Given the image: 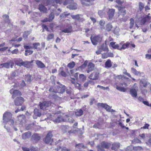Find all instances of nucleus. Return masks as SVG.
I'll return each instance as SVG.
<instances>
[{
    "label": "nucleus",
    "instance_id": "1",
    "mask_svg": "<svg viewBox=\"0 0 151 151\" xmlns=\"http://www.w3.org/2000/svg\"><path fill=\"white\" fill-rule=\"evenodd\" d=\"M116 2L118 4L115 6V7L118 8V12L119 16L120 15H122L123 17L122 18V20L125 22L127 20L128 17L127 16L124 17L126 14V10L125 9V8L124 7L122 6V4L124 3L123 1H121L120 0H116Z\"/></svg>",
    "mask_w": 151,
    "mask_h": 151
},
{
    "label": "nucleus",
    "instance_id": "2",
    "mask_svg": "<svg viewBox=\"0 0 151 151\" xmlns=\"http://www.w3.org/2000/svg\"><path fill=\"white\" fill-rule=\"evenodd\" d=\"M3 123L6 124L7 123L12 127L14 124V118L12 117V114L8 112H6L3 115Z\"/></svg>",
    "mask_w": 151,
    "mask_h": 151
},
{
    "label": "nucleus",
    "instance_id": "3",
    "mask_svg": "<svg viewBox=\"0 0 151 151\" xmlns=\"http://www.w3.org/2000/svg\"><path fill=\"white\" fill-rule=\"evenodd\" d=\"M73 1V0H47V5H51V7L52 8L53 7L55 6L57 8L56 5L54 4V2H55L56 4H61L63 3L64 5H66L72 3Z\"/></svg>",
    "mask_w": 151,
    "mask_h": 151
},
{
    "label": "nucleus",
    "instance_id": "4",
    "mask_svg": "<svg viewBox=\"0 0 151 151\" xmlns=\"http://www.w3.org/2000/svg\"><path fill=\"white\" fill-rule=\"evenodd\" d=\"M57 114L58 115V117L54 120V121L55 122L59 123L62 122H65L67 121V120L69 122H72V123L74 122V120L71 117L68 118L67 119H64L60 114H59L57 113H56L55 114V115H57Z\"/></svg>",
    "mask_w": 151,
    "mask_h": 151
},
{
    "label": "nucleus",
    "instance_id": "5",
    "mask_svg": "<svg viewBox=\"0 0 151 151\" xmlns=\"http://www.w3.org/2000/svg\"><path fill=\"white\" fill-rule=\"evenodd\" d=\"M52 132L49 131L47 133L46 136L43 139L44 142L46 144H48L51 143L53 141V139H52Z\"/></svg>",
    "mask_w": 151,
    "mask_h": 151
},
{
    "label": "nucleus",
    "instance_id": "6",
    "mask_svg": "<svg viewBox=\"0 0 151 151\" xmlns=\"http://www.w3.org/2000/svg\"><path fill=\"white\" fill-rule=\"evenodd\" d=\"M120 83L119 85H116V88L118 90L121 92H125L126 91V89L124 87L122 86L127 87V84L125 82H123Z\"/></svg>",
    "mask_w": 151,
    "mask_h": 151
},
{
    "label": "nucleus",
    "instance_id": "7",
    "mask_svg": "<svg viewBox=\"0 0 151 151\" xmlns=\"http://www.w3.org/2000/svg\"><path fill=\"white\" fill-rule=\"evenodd\" d=\"M92 43L94 45H96L98 43L100 42L102 40L101 37L99 35L96 36L93 38L91 36L90 37Z\"/></svg>",
    "mask_w": 151,
    "mask_h": 151
},
{
    "label": "nucleus",
    "instance_id": "8",
    "mask_svg": "<svg viewBox=\"0 0 151 151\" xmlns=\"http://www.w3.org/2000/svg\"><path fill=\"white\" fill-rule=\"evenodd\" d=\"M97 106L99 107H102L104 108L107 111L109 112H114L115 111V110L113 109H111V107L106 104L99 103L97 104Z\"/></svg>",
    "mask_w": 151,
    "mask_h": 151
},
{
    "label": "nucleus",
    "instance_id": "9",
    "mask_svg": "<svg viewBox=\"0 0 151 151\" xmlns=\"http://www.w3.org/2000/svg\"><path fill=\"white\" fill-rule=\"evenodd\" d=\"M24 101V99L21 96L17 97L14 101V104L15 105L20 106L23 103Z\"/></svg>",
    "mask_w": 151,
    "mask_h": 151
},
{
    "label": "nucleus",
    "instance_id": "10",
    "mask_svg": "<svg viewBox=\"0 0 151 151\" xmlns=\"http://www.w3.org/2000/svg\"><path fill=\"white\" fill-rule=\"evenodd\" d=\"M50 105V103L48 102L44 101L42 103H40V107L41 109L43 110L47 109Z\"/></svg>",
    "mask_w": 151,
    "mask_h": 151
},
{
    "label": "nucleus",
    "instance_id": "11",
    "mask_svg": "<svg viewBox=\"0 0 151 151\" xmlns=\"http://www.w3.org/2000/svg\"><path fill=\"white\" fill-rule=\"evenodd\" d=\"M10 92L11 94H12V96L14 99L17 96L21 95V93L20 91L18 90H14L13 88L10 90Z\"/></svg>",
    "mask_w": 151,
    "mask_h": 151
},
{
    "label": "nucleus",
    "instance_id": "12",
    "mask_svg": "<svg viewBox=\"0 0 151 151\" xmlns=\"http://www.w3.org/2000/svg\"><path fill=\"white\" fill-rule=\"evenodd\" d=\"M99 73L98 72H94L90 75L88 78L92 80H96L99 78Z\"/></svg>",
    "mask_w": 151,
    "mask_h": 151
},
{
    "label": "nucleus",
    "instance_id": "13",
    "mask_svg": "<svg viewBox=\"0 0 151 151\" xmlns=\"http://www.w3.org/2000/svg\"><path fill=\"white\" fill-rule=\"evenodd\" d=\"M66 88L64 85L60 84V86H58L57 89V93H63L65 90Z\"/></svg>",
    "mask_w": 151,
    "mask_h": 151
},
{
    "label": "nucleus",
    "instance_id": "14",
    "mask_svg": "<svg viewBox=\"0 0 151 151\" xmlns=\"http://www.w3.org/2000/svg\"><path fill=\"white\" fill-rule=\"evenodd\" d=\"M72 26L70 25L69 26L68 28H65L63 29H62L61 32H60V33H61L62 32L68 33H70L72 32Z\"/></svg>",
    "mask_w": 151,
    "mask_h": 151
},
{
    "label": "nucleus",
    "instance_id": "15",
    "mask_svg": "<svg viewBox=\"0 0 151 151\" xmlns=\"http://www.w3.org/2000/svg\"><path fill=\"white\" fill-rule=\"evenodd\" d=\"M34 114L33 116L34 119H36L37 117H40L41 115V112L37 109H35L34 111Z\"/></svg>",
    "mask_w": 151,
    "mask_h": 151
},
{
    "label": "nucleus",
    "instance_id": "16",
    "mask_svg": "<svg viewBox=\"0 0 151 151\" xmlns=\"http://www.w3.org/2000/svg\"><path fill=\"white\" fill-rule=\"evenodd\" d=\"M40 139V137L39 134L37 133L34 134L32 137V139L35 142H37Z\"/></svg>",
    "mask_w": 151,
    "mask_h": 151
},
{
    "label": "nucleus",
    "instance_id": "17",
    "mask_svg": "<svg viewBox=\"0 0 151 151\" xmlns=\"http://www.w3.org/2000/svg\"><path fill=\"white\" fill-rule=\"evenodd\" d=\"M31 134V132L29 131L25 132L22 134V138L24 139H26L29 138Z\"/></svg>",
    "mask_w": 151,
    "mask_h": 151
},
{
    "label": "nucleus",
    "instance_id": "18",
    "mask_svg": "<svg viewBox=\"0 0 151 151\" xmlns=\"http://www.w3.org/2000/svg\"><path fill=\"white\" fill-rule=\"evenodd\" d=\"M101 147L102 148H104L106 149H108L111 147V144L110 143L104 141L101 143Z\"/></svg>",
    "mask_w": 151,
    "mask_h": 151
},
{
    "label": "nucleus",
    "instance_id": "19",
    "mask_svg": "<svg viewBox=\"0 0 151 151\" xmlns=\"http://www.w3.org/2000/svg\"><path fill=\"white\" fill-rule=\"evenodd\" d=\"M115 11V10L114 9H109L107 14L109 19H111L113 17Z\"/></svg>",
    "mask_w": 151,
    "mask_h": 151
},
{
    "label": "nucleus",
    "instance_id": "20",
    "mask_svg": "<svg viewBox=\"0 0 151 151\" xmlns=\"http://www.w3.org/2000/svg\"><path fill=\"white\" fill-rule=\"evenodd\" d=\"M35 63L39 68H42L45 67L44 64L40 60H36L35 61Z\"/></svg>",
    "mask_w": 151,
    "mask_h": 151
},
{
    "label": "nucleus",
    "instance_id": "21",
    "mask_svg": "<svg viewBox=\"0 0 151 151\" xmlns=\"http://www.w3.org/2000/svg\"><path fill=\"white\" fill-rule=\"evenodd\" d=\"M131 72L134 75L137 76H141L143 74V73H141L139 71H137L136 69L133 68H131Z\"/></svg>",
    "mask_w": 151,
    "mask_h": 151
},
{
    "label": "nucleus",
    "instance_id": "22",
    "mask_svg": "<svg viewBox=\"0 0 151 151\" xmlns=\"http://www.w3.org/2000/svg\"><path fill=\"white\" fill-rule=\"evenodd\" d=\"M32 61L29 62L27 61H25L23 62V63L22 64V66H23L24 67L27 68H29L31 67L32 65Z\"/></svg>",
    "mask_w": 151,
    "mask_h": 151
},
{
    "label": "nucleus",
    "instance_id": "23",
    "mask_svg": "<svg viewBox=\"0 0 151 151\" xmlns=\"http://www.w3.org/2000/svg\"><path fill=\"white\" fill-rule=\"evenodd\" d=\"M4 68H8L10 67L11 68H12L14 65V63L12 62H9L7 63H4Z\"/></svg>",
    "mask_w": 151,
    "mask_h": 151
},
{
    "label": "nucleus",
    "instance_id": "24",
    "mask_svg": "<svg viewBox=\"0 0 151 151\" xmlns=\"http://www.w3.org/2000/svg\"><path fill=\"white\" fill-rule=\"evenodd\" d=\"M120 144L118 142H115L112 144L111 149L115 150L118 149L120 146Z\"/></svg>",
    "mask_w": 151,
    "mask_h": 151
},
{
    "label": "nucleus",
    "instance_id": "25",
    "mask_svg": "<svg viewBox=\"0 0 151 151\" xmlns=\"http://www.w3.org/2000/svg\"><path fill=\"white\" fill-rule=\"evenodd\" d=\"M22 60L21 58H17L15 60V63L16 65L19 66H22V63H23Z\"/></svg>",
    "mask_w": 151,
    "mask_h": 151
},
{
    "label": "nucleus",
    "instance_id": "26",
    "mask_svg": "<svg viewBox=\"0 0 151 151\" xmlns=\"http://www.w3.org/2000/svg\"><path fill=\"white\" fill-rule=\"evenodd\" d=\"M130 93L132 96L134 97H136L137 96V91L134 88H132L130 90Z\"/></svg>",
    "mask_w": 151,
    "mask_h": 151
},
{
    "label": "nucleus",
    "instance_id": "27",
    "mask_svg": "<svg viewBox=\"0 0 151 151\" xmlns=\"http://www.w3.org/2000/svg\"><path fill=\"white\" fill-rule=\"evenodd\" d=\"M39 9L40 12L43 13H46L47 11V8L42 4L39 5Z\"/></svg>",
    "mask_w": 151,
    "mask_h": 151
},
{
    "label": "nucleus",
    "instance_id": "28",
    "mask_svg": "<svg viewBox=\"0 0 151 151\" xmlns=\"http://www.w3.org/2000/svg\"><path fill=\"white\" fill-rule=\"evenodd\" d=\"M61 149V151H70V148H67L65 147H58L57 148L55 149L56 150L58 151Z\"/></svg>",
    "mask_w": 151,
    "mask_h": 151
},
{
    "label": "nucleus",
    "instance_id": "29",
    "mask_svg": "<svg viewBox=\"0 0 151 151\" xmlns=\"http://www.w3.org/2000/svg\"><path fill=\"white\" fill-rule=\"evenodd\" d=\"M116 43L114 42H111L110 43L111 46L114 49H117L119 50L120 49V47L118 44H115Z\"/></svg>",
    "mask_w": 151,
    "mask_h": 151
},
{
    "label": "nucleus",
    "instance_id": "30",
    "mask_svg": "<svg viewBox=\"0 0 151 151\" xmlns=\"http://www.w3.org/2000/svg\"><path fill=\"white\" fill-rule=\"evenodd\" d=\"M94 67V64L92 63H89L88 66V69L87 70V72L88 73H89L93 69Z\"/></svg>",
    "mask_w": 151,
    "mask_h": 151
},
{
    "label": "nucleus",
    "instance_id": "31",
    "mask_svg": "<svg viewBox=\"0 0 151 151\" xmlns=\"http://www.w3.org/2000/svg\"><path fill=\"white\" fill-rule=\"evenodd\" d=\"M106 12V11L105 10V8L101 10H99L98 12V14L101 17H102L105 15Z\"/></svg>",
    "mask_w": 151,
    "mask_h": 151
},
{
    "label": "nucleus",
    "instance_id": "32",
    "mask_svg": "<svg viewBox=\"0 0 151 151\" xmlns=\"http://www.w3.org/2000/svg\"><path fill=\"white\" fill-rule=\"evenodd\" d=\"M130 43L128 42H127L125 43H124L122 45V43H120V45H122V47H120V50H121L122 49H124L127 47L128 46L130 45Z\"/></svg>",
    "mask_w": 151,
    "mask_h": 151
},
{
    "label": "nucleus",
    "instance_id": "33",
    "mask_svg": "<svg viewBox=\"0 0 151 151\" xmlns=\"http://www.w3.org/2000/svg\"><path fill=\"white\" fill-rule=\"evenodd\" d=\"M77 5L76 3H73L72 4H70L67 7L70 9L74 10L77 8Z\"/></svg>",
    "mask_w": 151,
    "mask_h": 151
},
{
    "label": "nucleus",
    "instance_id": "34",
    "mask_svg": "<svg viewBox=\"0 0 151 151\" xmlns=\"http://www.w3.org/2000/svg\"><path fill=\"white\" fill-rule=\"evenodd\" d=\"M105 67L106 68H110L111 67L112 65L111 60L108 59L105 62Z\"/></svg>",
    "mask_w": 151,
    "mask_h": 151
},
{
    "label": "nucleus",
    "instance_id": "35",
    "mask_svg": "<svg viewBox=\"0 0 151 151\" xmlns=\"http://www.w3.org/2000/svg\"><path fill=\"white\" fill-rule=\"evenodd\" d=\"M86 77L83 74H81L79 75V78L78 81H84L86 80Z\"/></svg>",
    "mask_w": 151,
    "mask_h": 151
},
{
    "label": "nucleus",
    "instance_id": "36",
    "mask_svg": "<svg viewBox=\"0 0 151 151\" xmlns=\"http://www.w3.org/2000/svg\"><path fill=\"white\" fill-rule=\"evenodd\" d=\"M33 79L32 77L29 75H27L25 76V79L27 82H30Z\"/></svg>",
    "mask_w": 151,
    "mask_h": 151
},
{
    "label": "nucleus",
    "instance_id": "37",
    "mask_svg": "<svg viewBox=\"0 0 151 151\" xmlns=\"http://www.w3.org/2000/svg\"><path fill=\"white\" fill-rule=\"evenodd\" d=\"M33 45V49H36L37 50H40V49L37 48L38 46H39L40 45V44L39 42H35L34 43L32 44Z\"/></svg>",
    "mask_w": 151,
    "mask_h": 151
},
{
    "label": "nucleus",
    "instance_id": "38",
    "mask_svg": "<svg viewBox=\"0 0 151 151\" xmlns=\"http://www.w3.org/2000/svg\"><path fill=\"white\" fill-rule=\"evenodd\" d=\"M75 114L78 116H81L83 114V111L81 109H78L75 111Z\"/></svg>",
    "mask_w": 151,
    "mask_h": 151
},
{
    "label": "nucleus",
    "instance_id": "39",
    "mask_svg": "<svg viewBox=\"0 0 151 151\" xmlns=\"http://www.w3.org/2000/svg\"><path fill=\"white\" fill-rule=\"evenodd\" d=\"M18 117V121L20 123L25 121V116L24 115H22L19 116Z\"/></svg>",
    "mask_w": 151,
    "mask_h": 151
},
{
    "label": "nucleus",
    "instance_id": "40",
    "mask_svg": "<svg viewBox=\"0 0 151 151\" xmlns=\"http://www.w3.org/2000/svg\"><path fill=\"white\" fill-rule=\"evenodd\" d=\"M150 17L148 16H147L145 17L144 18L142 19L141 20V22L143 24H144L147 21L149 20Z\"/></svg>",
    "mask_w": 151,
    "mask_h": 151
},
{
    "label": "nucleus",
    "instance_id": "41",
    "mask_svg": "<svg viewBox=\"0 0 151 151\" xmlns=\"http://www.w3.org/2000/svg\"><path fill=\"white\" fill-rule=\"evenodd\" d=\"M147 134H140L139 136L142 138L143 140L146 141L147 137H148Z\"/></svg>",
    "mask_w": 151,
    "mask_h": 151
},
{
    "label": "nucleus",
    "instance_id": "42",
    "mask_svg": "<svg viewBox=\"0 0 151 151\" xmlns=\"http://www.w3.org/2000/svg\"><path fill=\"white\" fill-rule=\"evenodd\" d=\"M76 147L77 148L80 149H81L82 148H86V147L84 145H83V144L82 143H80L77 145H76Z\"/></svg>",
    "mask_w": 151,
    "mask_h": 151
},
{
    "label": "nucleus",
    "instance_id": "43",
    "mask_svg": "<svg viewBox=\"0 0 151 151\" xmlns=\"http://www.w3.org/2000/svg\"><path fill=\"white\" fill-rule=\"evenodd\" d=\"M129 28L131 29L133 27L134 24V20L133 18H131L130 20Z\"/></svg>",
    "mask_w": 151,
    "mask_h": 151
},
{
    "label": "nucleus",
    "instance_id": "44",
    "mask_svg": "<svg viewBox=\"0 0 151 151\" xmlns=\"http://www.w3.org/2000/svg\"><path fill=\"white\" fill-rule=\"evenodd\" d=\"M26 108V107L24 106H22V107L20 108H18L15 111V112L17 113L20 111H23Z\"/></svg>",
    "mask_w": 151,
    "mask_h": 151
},
{
    "label": "nucleus",
    "instance_id": "45",
    "mask_svg": "<svg viewBox=\"0 0 151 151\" xmlns=\"http://www.w3.org/2000/svg\"><path fill=\"white\" fill-rule=\"evenodd\" d=\"M26 108V107L24 106H22V107L20 108H18L15 111V112L17 113L20 111H23Z\"/></svg>",
    "mask_w": 151,
    "mask_h": 151
},
{
    "label": "nucleus",
    "instance_id": "46",
    "mask_svg": "<svg viewBox=\"0 0 151 151\" xmlns=\"http://www.w3.org/2000/svg\"><path fill=\"white\" fill-rule=\"evenodd\" d=\"M82 4L84 5L87 6L86 2H90L93 1L94 0H80Z\"/></svg>",
    "mask_w": 151,
    "mask_h": 151
},
{
    "label": "nucleus",
    "instance_id": "47",
    "mask_svg": "<svg viewBox=\"0 0 151 151\" xmlns=\"http://www.w3.org/2000/svg\"><path fill=\"white\" fill-rule=\"evenodd\" d=\"M75 65V63L74 62H72L69 63L67 66L70 69L73 68Z\"/></svg>",
    "mask_w": 151,
    "mask_h": 151
},
{
    "label": "nucleus",
    "instance_id": "48",
    "mask_svg": "<svg viewBox=\"0 0 151 151\" xmlns=\"http://www.w3.org/2000/svg\"><path fill=\"white\" fill-rule=\"evenodd\" d=\"M132 143L135 144L137 143H141L142 142L138 139H134L132 141Z\"/></svg>",
    "mask_w": 151,
    "mask_h": 151
},
{
    "label": "nucleus",
    "instance_id": "49",
    "mask_svg": "<svg viewBox=\"0 0 151 151\" xmlns=\"http://www.w3.org/2000/svg\"><path fill=\"white\" fill-rule=\"evenodd\" d=\"M3 17L5 22H9V16L8 15L5 14L3 15Z\"/></svg>",
    "mask_w": 151,
    "mask_h": 151
},
{
    "label": "nucleus",
    "instance_id": "50",
    "mask_svg": "<svg viewBox=\"0 0 151 151\" xmlns=\"http://www.w3.org/2000/svg\"><path fill=\"white\" fill-rule=\"evenodd\" d=\"M54 37V34L51 33L47 37V39L48 41L50 40L53 39Z\"/></svg>",
    "mask_w": 151,
    "mask_h": 151
},
{
    "label": "nucleus",
    "instance_id": "51",
    "mask_svg": "<svg viewBox=\"0 0 151 151\" xmlns=\"http://www.w3.org/2000/svg\"><path fill=\"white\" fill-rule=\"evenodd\" d=\"M30 32L29 31H25L24 32L23 37L24 38L26 39L28 37V35L29 34Z\"/></svg>",
    "mask_w": 151,
    "mask_h": 151
},
{
    "label": "nucleus",
    "instance_id": "52",
    "mask_svg": "<svg viewBox=\"0 0 151 151\" xmlns=\"http://www.w3.org/2000/svg\"><path fill=\"white\" fill-rule=\"evenodd\" d=\"M133 149L134 150L140 151L142 150L143 149L141 147L138 146L133 147Z\"/></svg>",
    "mask_w": 151,
    "mask_h": 151
},
{
    "label": "nucleus",
    "instance_id": "53",
    "mask_svg": "<svg viewBox=\"0 0 151 151\" xmlns=\"http://www.w3.org/2000/svg\"><path fill=\"white\" fill-rule=\"evenodd\" d=\"M54 18V14L52 13H51L49 15V17L48 18L50 20V22L52 21Z\"/></svg>",
    "mask_w": 151,
    "mask_h": 151
},
{
    "label": "nucleus",
    "instance_id": "54",
    "mask_svg": "<svg viewBox=\"0 0 151 151\" xmlns=\"http://www.w3.org/2000/svg\"><path fill=\"white\" fill-rule=\"evenodd\" d=\"M81 14H77L76 15H72L71 16L72 18L73 19H76L78 20L81 17Z\"/></svg>",
    "mask_w": 151,
    "mask_h": 151
},
{
    "label": "nucleus",
    "instance_id": "55",
    "mask_svg": "<svg viewBox=\"0 0 151 151\" xmlns=\"http://www.w3.org/2000/svg\"><path fill=\"white\" fill-rule=\"evenodd\" d=\"M133 147L132 145L127 147L126 149V151H133Z\"/></svg>",
    "mask_w": 151,
    "mask_h": 151
},
{
    "label": "nucleus",
    "instance_id": "56",
    "mask_svg": "<svg viewBox=\"0 0 151 151\" xmlns=\"http://www.w3.org/2000/svg\"><path fill=\"white\" fill-rule=\"evenodd\" d=\"M139 9L140 11H141L144 8V5L142 3L140 2L139 3Z\"/></svg>",
    "mask_w": 151,
    "mask_h": 151
},
{
    "label": "nucleus",
    "instance_id": "57",
    "mask_svg": "<svg viewBox=\"0 0 151 151\" xmlns=\"http://www.w3.org/2000/svg\"><path fill=\"white\" fill-rule=\"evenodd\" d=\"M147 145L150 146H151V136L150 137L149 139L146 142Z\"/></svg>",
    "mask_w": 151,
    "mask_h": 151
},
{
    "label": "nucleus",
    "instance_id": "58",
    "mask_svg": "<svg viewBox=\"0 0 151 151\" xmlns=\"http://www.w3.org/2000/svg\"><path fill=\"white\" fill-rule=\"evenodd\" d=\"M106 28L107 30L109 31L112 28V26L110 24H108L107 25Z\"/></svg>",
    "mask_w": 151,
    "mask_h": 151
},
{
    "label": "nucleus",
    "instance_id": "59",
    "mask_svg": "<svg viewBox=\"0 0 151 151\" xmlns=\"http://www.w3.org/2000/svg\"><path fill=\"white\" fill-rule=\"evenodd\" d=\"M96 147L98 151H105L104 149L103 148H102L99 145H97Z\"/></svg>",
    "mask_w": 151,
    "mask_h": 151
},
{
    "label": "nucleus",
    "instance_id": "60",
    "mask_svg": "<svg viewBox=\"0 0 151 151\" xmlns=\"http://www.w3.org/2000/svg\"><path fill=\"white\" fill-rule=\"evenodd\" d=\"M93 127L95 128H98L99 129L101 128V127L100 126V124L99 123H98L97 124H96L94 125Z\"/></svg>",
    "mask_w": 151,
    "mask_h": 151
},
{
    "label": "nucleus",
    "instance_id": "61",
    "mask_svg": "<svg viewBox=\"0 0 151 151\" xmlns=\"http://www.w3.org/2000/svg\"><path fill=\"white\" fill-rule=\"evenodd\" d=\"M115 78L116 79H118L119 80H123L124 78V76L122 75H118L116 76Z\"/></svg>",
    "mask_w": 151,
    "mask_h": 151
},
{
    "label": "nucleus",
    "instance_id": "62",
    "mask_svg": "<svg viewBox=\"0 0 151 151\" xmlns=\"http://www.w3.org/2000/svg\"><path fill=\"white\" fill-rule=\"evenodd\" d=\"M70 14V13H64L63 14H62L60 15V16L61 17H64L67 16Z\"/></svg>",
    "mask_w": 151,
    "mask_h": 151
},
{
    "label": "nucleus",
    "instance_id": "63",
    "mask_svg": "<svg viewBox=\"0 0 151 151\" xmlns=\"http://www.w3.org/2000/svg\"><path fill=\"white\" fill-rule=\"evenodd\" d=\"M19 52V50L18 49H16L11 52L12 54H17Z\"/></svg>",
    "mask_w": 151,
    "mask_h": 151
},
{
    "label": "nucleus",
    "instance_id": "64",
    "mask_svg": "<svg viewBox=\"0 0 151 151\" xmlns=\"http://www.w3.org/2000/svg\"><path fill=\"white\" fill-rule=\"evenodd\" d=\"M49 91L51 92L57 93V89L55 90L53 87H51L49 89Z\"/></svg>",
    "mask_w": 151,
    "mask_h": 151
}]
</instances>
